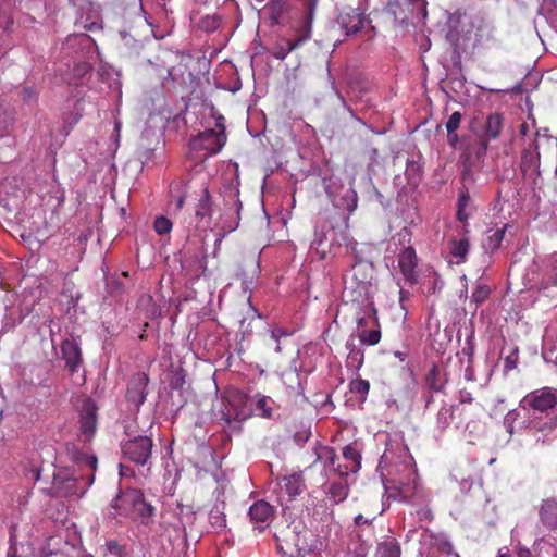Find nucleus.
Segmentation results:
<instances>
[{"instance_id": "nucleus-46", "label": "nucleus", "mask_w": 557, "mask_h": 557, "mask_svg": "<svg viewBox=\"0 0 557 557\" xmlns=\"http://www.w3.org/2000/svg\"><path fill=\"white\" fill-rule=\"evenodd\" d=\"M106 552L115 557H125L126 548L116 540H109L106 542Z\"/></svg>"}, {"instance_id": "nucleus-54", "label": "nucleus", "mask_w": 557, "mask_h": 557, "mask_svg": "<svg viewBox=\"0 0 557 557\" xmlns=\"http://www.w3.org/2000/svg\"><path fill=\"white\" fill-rule=\"evenodd\" d=\"M176 187L178 190L183 188V183L176 184ZM173 198L175 199V208L176 210H181L184 207L185 200H186V194L185 191H180L177 196L173 195Z\"/></svg>"}, {"instance_id": "nucleus-17", "label": "nucleus", "mask_w": 557, "mask_h": 557, "mask_svg": "<svg viewBox=\"0 0 557 557\" xmlns=\"http://www.w3.org/2000/svg\"><path fill=\"white\" fill-rule=\"evenodd\" d=\"M520 171L525 180H531L533 185L537 184L541 171L540 153L535 149H524L522 151Z\"/></svg>"}, {"instance_id": "nucleus-38", "label": "nucleus", "mask_w": 557, "mask_h": 557, "mask_svg": "<svg viewBox=\"0 0 557 557\" xmlns=\"http://www.w3.org/2000/svg\"><path fill=\"white\" fill-rule=\"evenodd\" d=\"M134 512H137L141 523L149 524L154 516L156 508L150 503H147L143 495Z\"/></svg>"}, {"instance_id": "nucleus-49", "label": "nucleus", "mask_w": 557, "mask_h": 557, "mask_svg": "<svg viewBox=\"0 0 557 557\" xmlns=\"http://www.w3.org/2000/svg\"><path fill=\"white\" fill-rule=\"evenodd\" d=\"M462 121V114L459 111L454 112L447 120L445 126L447 133L457 132Z\"/></svg>"}, {"instance_id": "nucleus-59", "label": "nucleus", "mask_w": 557, "mask_h": 557, "mask_svg": "<svg viewBox=\"0 0 557 557\" xmlns=\"http://www.w3.org/2000/svg\"><path fill=\"white\" fill-rule=\"evenodd\" d=\"M447 141L448 145L455 149L459 143V136L457 132L447 133Z\"/></svg>"}, {"instance_id": "nucleus-32", "label": "nucleus", "mask_w": 557, "mask_h": 557, "mask_svg": "<svg viewBox=\"0 0 557 557\" xmlns=\"http://www.w3.org/2000/svg\"><path fill=\"white\" fill-rule=\"evenodd\" d=\"M346 348L349 350V354L346 358V368L348 370L358 372L364 361V355L361 349L356 348V345L354 342H347Z\"/></svg>"}, {"instance_id": "nucleus-18", "label": "nucleus", "mask_w": 557, "mask_h": 557, "mask_svg": "<svg viewBox=\"0 0 557 557\" xmlns=\"http://www.w3.org/2000/svg\"><path fill=\"white\" fill-rule=\"evenodd\" d=\"M333 205L351 213L357 208L358 196L351 186H341L337 191L329 190Z\"/></svg>"}, {"instance_id": "nucleus-55", "label": "nucleus", "mask_w": 557, "mask_h": 557, "mask_svg": "<svg viewBox=\"0 0 557 557\" xmlns=\"http://www.w3.org/2000/svg\"><path fill=\"white\" fill-rule=\"evenodd\" d=\"M202 24H203V27L207 29V30H213L218 27V24H219V20L214 16L210 17V16H207L203 21H202Z\"/></svg>"}, {"instance_id": "nucleus-11", "label": "nucleus", "mask_w": 557, "mask_h": 557, "mask_svg": "<svg viewBox=\"0 0 557 557\" xmlns=\"http://www.w3.org/2000/svg\"><path fill=\"white\" fill-rule=\"evenodd\" d=\"M61 359L65 363V368L70 374L78 371L83 364V355L79 343L74 338H65L60 345Z\"/></svg>"}, {"instance_id": "nucleus-12", "label": "nucleus", "mask_w": 557, "mask_h": 557, "mask_svg": "<svg viewBox=\"0 0 557 557\" xmlns=\"http://www.w3.org/2000/svg\"><path fill=\"white\" fill-rule=\"evenodd\" d=\"M364 12L359 8H347L337 16V24L347 36L359 33L364 25Z\"/></svg>"}, {"instance_id": "nucleus-60", "label": "nucleus", "mask_w": 557, "mask_h": 557, "mask_svg": "<svg viewBox=\"0 0 557 557\" xmlns=\"http://www.w3.org/2000/svg\"><path fill=\"white\" fill-rule=\"evenodd\" d=\"M462 354L468 357V361H469V363H471V359H472V355H473V345H472L471 341H469V339L467 341V346L463 347Z\"/></svg>"}, {"instance_id": "nucleus-3", "label": "nucleus", "mask_w": 557, "mask_h": 557, "mask_svg": "<svg viewBox=\"0 0 557 557\" xmlns=\"http://www.w3.org/2000/svg\"><path fill=\"white\" fill-rule=\"evenodd\" d=\"M253 414V398L243 392H235L227 398L219 421L231 430H240L242 422Z\"/></svg>"}, {"instance_id": "nucleus-22", "label": "nucleus", "mask_w": 557, "mask_h": 557, "mask_svg": "<svg viewBox=\"0 0 557 557\" xmlns=\"http://www.w3.org/2000/svg\"><path fill=\"white\" fill-rule=\"evenodd\" d=\"M213 201L212 196L209 191V188L203 187L200 198L196 203L195 215L199 219V223H201L202 227H208L211 223L212 212H213Z\"/></svg>"}, {"instance_id": "nucleus-64", "label": "nucleus", "mask_w": 557, "mask_h": 557, "mask_svg": "<svg viewBox=\"0 0 557 557\" xmlns=\"http://www.w3.org/2000/svg\"><path fill=\"white\" fill-rule=\"evenodd\" d=\"M518 557H533L530 549L528 548H519Z\"/></svg>"}, {"instance_id": "nucleus-23", "label": "nucleus", "mask_w": 557, "mask_h": 557, "mask_svg": "<svg viewBox=\"0 0 557 557\" xmlns=\"http://www.w3.org/2000/svg\"><path fill=\"white\" fill-rule=\"evenodd\" d=\"M387 12L400 24L409 22L413 14V0H389Z\"/></svg>"}, {"instance_id": "nucleus-41", "label": "nucleus", "mask_w": 557, "mask_h": 557, "mask_svg": "<svg viewBox=\"0 0 557 557\" xmlns=\"http://www.w3.org/2000/svg\"><path fill=\"white\" fill-rule=\"evenodd\" d=\"M545 278L547 285L557 286V252L546 259Z\"/></svg>"}, {"instance_id": "nucleus-27", "label": "nucleus", "mask_w": 557, "mask_h": 557, "mask_svg": "<svg viewBox=\"0 0 557 557\" xmlns=\"http://www.w3.org/2000/svg\"><path fill=\"white\" fill-rule=\"evenodd\" d=\"M447 383L446 373L436 364L425 375V385L429 389L440 393L443 392Z\"/></svg>"}, {"instance_id": "nucleus-52", "label": "nucleus", "mask_w": 557, "mask_h": 557, "mask_svg": "<svg viewBox=\"0 0 557 557\" xmlns=\"http://www.w3.org/2000/svg\"><path fill=\"white\" fill-rule=\"evenodd\" d=\"M417 516L421 522H432L434 519L433 511L428 506L418 509Z\"/></svg>"}, {"instance_id": "nucleus-25", "label": "nucleus", "mask_w": 557, "mask_h": 557, "mask_svg": "<svg viewBox=\"0 0 557 557\" xmlns=\"http://www.w3.org/2000/svg\"><path fill=\"white\" fill-rule=\"evenodd\" d=\"M190 252L189 247H184L182 251L181 263L184 268H193L196 276L205 273L207 269V257L202 249H199L194 253V257H188Z\"/></svg>"}, {"instance_id": "nucleus-16", "label": "nucleus", "mask_w": 557, "mask_h": 557, "mask_svg": "<svg viewBox=\"0 0 557 557\" xmlns=\"http://www.w3.org/2000/svg\"><path fill=\"white\" fill-rule=\"evenodd\" d=\"M227 198L232 201V209L235 212V218L231 221H227L226 219L222 220L219 233L220 236L215 240L216 245H219L227 234L234 232L239 226L242 201L239 200L238 189L228 188Z\"/></svg>"}, {"instance_id": "nucleus-21", "label": "nucleus", "mask_w": 557, "mask_h": 557, "mask_svg": "<svg viewBox=\"0 0 557 557\" xmlns=\"http://www.w3.org/2000/svg\"><path fill=\"white\" fill-rule=\"evenodd\" d=\"M281 406L270 396L257 394L253 397V410L259 417L268 420H277L280 418Z\"/></svg>"}, {"instance_id": "nucleus-8", "label": "nucleus", "mask_w": 557, "mask_h": 557, "mask_svg": "<svg viewBox=\"0 0 557 557\" xmlns=\"http://www.w3.org/2000/svg\"><path fill=\"white\" fill-rule=\"evenodd\" d=\"M141 496L143 492L137 488H126L120 491L112 499L111 509L113 512L110 515L114 518L117 516H128L135 511Z\"/></svg>"}, {"instance_id": "nucleus-34", "label": "nucleus", "mask_w": 557, "mask_h": 557, "mask_svg": "<svg viewBox=\"0 0 557 557\" xmlns=\"http://www.w3.org/2000/svg\"><path fill=\"white\" fill-rule=\"evenodd\" d=\"M448 248L451 257L457 259V263L465 261L466 256L469 252V240L467 237L460 239L451 238L448 242Z\"/></svg>"}, {"instance_id": "nucleus-40", "label": "nucleus", "mask_w": 557, "mask_h": 557, "mask_svg": "<svg viewBox=\"0 0 557 557\" xmlns=\"http://www.w3.org/2000/svg\"><path fill=\"white\" fill-rule=\"evenodd\" d=\"M460 178L462 186H468V189L475 184L473 163L471 162L469 154H467L463 160Z\"/></svg>"}, {"instance_id": "nucleus-24", "label": "nucleus", "mask_w": 557, "mask_h": 557, "mask_svg": "<svg viewBox=\"0 0 557 557\" xmlns=\"http://www.w3.org/2000/svg\"><path fill=\"white\" fill-rule=\"evenodd\" d=\"M97 428V406L87 400L81 411V430L87 436L94 435Z\"/></svg>"}, {"instance_id": "nucleus-51", "label": "nucleus", "mask_w": 557, "mask_h": 557, "mask_svg": "<svg viewBox=\"0 0 557 557\" xmlns=\"http://www.w3.org/2000/svg\"><path fill=\"white\" fill-rule=\"evenodd\" d=\"M518 362V350H512L505 359H504V372H509L517 367Z\"/></svg>"}, {"instance_id": "nucleus-42", "label": "nucleus", "mask_w": 557, "mask_h": 557, "mask_svg": "<svg viewBox=\"0 0 557 557\" xmlns=\"http://www.w3.org/2000/svg\"><path fill=\"white\" fill-rule=\"evenodd\" d=\"M505 232L506 225L502 228H497L493 234L488 235L483 244L484 248L491 251L497 250L502 245Z\"/></svg>"}, {"instance_id": "nucleus-19", "label": "nucleus", "mask_w": 557, "mask_h": 557, "mask_svg": "<svg viewBox=\"0 0 557 557\" xmlns=\"http://www.w3.org/2000/svg\"><path fill=\"white\" fill-rule=\"evenodd\" d=\"M314 18V2L306 3V11L294 27L295 40L304 45L311 38Z\"/></svg>"}, {"instance_id": "nucleus-61", "label": "nucleus", "mask_w": 557, "mask_h": 557, "mask_svg": "<svg viewBox=\"0 0 557 557\" xmlns=\"http://www.w3.org/2000/svg\"><path fill=\"white\" fill-rule=\"evenodd\" d=\"M465 379L467 381H474L475 380L474 370H473L471 363H469L467 366V368L465 369Z\"/></svg>"}, {"instance_id": "nucleus-57", "label": "nucleus", "mask_w": 557, "mask_h": 557, "mask_svg": "<svg viewBox=\"0 0 557 557\" xmlns=\"http://www.w3.org/2000/svg\"><path fill=\"white\" fill-rule=\"evenodd\" d=\"M473 398L470 392L466 389H461L459 392V401L460 404H470L472 403Z\"/></svg>"}, {"instance_id": "nucleus-31", "label": "nucleus", "mask_w": 557, "mask_h": 557, "mask_svg": "<svg viewBox=\"0 0 557 557\" xmlns=\"http://www.w3.org/2000/svg\"><path fill=\"white\" fill-rule=\"evenodd\" d=\"M313 451L315 455L314 462H323L324 468L331 466L335 470V468L337 467L336 460L338 459V457L333 447L317 444L315 447L313 448Z\"/></svg>"}, {"instance_id": "nucleus-39", "label": "nucleus", "mask_w": 557, "mask_h": 557, "mask_svg": "<svg viewBox=\"0 0 557 557\" xmlns=\"http://www.w3.org/2000/svg\"><path fill=\"white\" fill-rule=\"evenodd\" d=\"M210 525L216 531H223L226 528V516L219 506H214L209 512Z\"/></svg>"}, {"instance_id": "nucleus-58", "label": "nucleus", "mask_w": 557, "mask_h": 557, "mask_svg": "<svg viewBox=\"0 0 557 557\" xmlns=\"http://www.w3.org/2000/svg\"><path fill=\"white\" fill-rule=\"evenodd\" d=\"M309 435H310V432H307V431L298 432L294 435V440L296 441L297 444L302 445L304 443H306L308 441Z\"/></svg>"}, {"instance_id": "nucleus-4", "label": "nucleus", "mask_w": 557, "mask_h": 557, "mask_svg": "<svg viewBox=\"0 0 557 557\" xmlns=\"http://www.w3.org/2000/svg\"><path fill=\"white\" fill-rule=\"evenodd\" d=\"M412 233L410 228L403 227L398 233V242L399 245L403 246L398 255V268L400 270L404 280L409 285H414L418 283V262L419 259L417 257L414 248L410 245Z\"/></svg>"}, {"instance_id": "nucleus-9", "label": "nucleus", "mask_w": 557, "mask_h": 557, "mask_svg": "<svg viewBox=\"0 0 557 557\" xmlns=\"http://www.w3.org/2000/svg\"><path fill=\"white\" fill-rule=\"evenodd\" d=\"M504 127V116L500 113H492L487 115L484 132L480 137V144L476 149V158L480 159L486 154L488 140L497 139Z\"/></svg>"}, {"instance_id": "nucleus-44", "label": "nucleus", "mask_w": 557, "mask_h": 557, "mask_svg": "<svg viewBox=\"0 0 557 557\" xmlns=\"http://www.w3.org/2000/svg\"><path fill=\"white\" fill-rule=\"evenodd\" d=\"M301 45L295 39H287L282 45L277 46L276 50L273 52V57L277 60H284L292 51L296 50Z\"/></svg>"}, {"instance_id": "nucleus-43", "label": "nucleus", "mask_w": 557, "mask_h": 557, "mask_svg": "<svg viewBox=\"0 0 557 557\" xmlns=\"http://www.w3.org/2000/svg\"><path fill=\"white\" fill-rule=\"evenodd\" d=\"M375 325H376L375 329H371V330L362 329L361 331H359L358 337L361 343L367 344V345H376L380 342L381 331L379 327V323Z\"/></svg>"}, {"instance_id": "nucleus-7", "label": "nucleus", "mask_w": 557, "mask_h": 557, "mask_svg": "<svg viewBox=\"0 0 557 557\" xmlns=\"http://www.w3.org/2000/svg\"><path fill=\"white\" fill-rule=\"evenodd\" d=\"M47 494L53 498H66L71 496H83L85 490L78 492V481L67 471L62 470L53 474L52 485Z\"/></svg>"}, {"instance_id": "nucleus-15", "label": "nucleus", "mask_w": 557, "mask_h": 557, "mask_svg": "<svg viewBox=\"0 0 557 557\" xmlns=\"http://www.w3.org/2000/svg\"><path fill=\"white\" fill-rule=\"evenodd\" d=\"M149 377L146 373L138 372L132 375L126 389V398L129 403L139 407L146 400Z\"/></svg>"}, {"instance_id": "nucleus-37", "label": "nucleus", "mask_w": 557, "mask_h": 557, "mask_svg": "<svg viewBox=\"0 0 557 557\" xmlns=\"http://www.w3.org/2000/svg\"><path fill=\"white\" fill-rule=\"evenodd\" d=\"M349 391L359 397L361 403L366 401L370 391V383L361 377L352 379L349 383Z\"/></svg>"}, {"instance_id": "nucleus-1", "label": "nucleus", "mask_w": 557, "mask_h": 557, "mask_svg": "<svg viewBox=\"0 0 557 557\" xmlns=\"http://www.w3.org/2000/svg\"><path fill=\"white\" fill-rule=\"evenodd\" d=\"M524 412L523 419L516 425L520 416L517 410H510L504 418L507 431H525L537 443L548 444L557 429V389L541 387L528 393L519 403Z\"/></svg>"}, {"instance_id": "nucleus-30", "label": "nucleus", "mask_w": 557, "mask_h": 557, "mask_svg": "<svg viewBox=\"0 0 557 557\" xmlns=\"http://www.w3.org/2000/svg\"><path fill=\"white\" fill-rule=\"evenodd\" d=\"M457 213L456 216L458 221L465 223L470 218L471 212L469 208L471 206V197L468 186H461L458 190V200H457Z\"/></svg>"}, {"instance_id": "nucleus-10", "label": "nucleus", "mask_w": 557, "mask_h": 557, "mask_svg": "<svg viewBox=\"0 0 557 557\" xmlns=\"http://www.w3.org/2000/svg\"><path fill=\"white\" fill-rule=\"evenodd\" d=\"M465 17L468 20L471 28L475 32V38L478 42H485L494 39L495 27L484 11H474L466 14Z\"/></svg>"}, {"instance_id": "nucleus-29", "label": "nucleus", "mask_w": 557, "mask_h": 557, "mask_svg": "<svg viewBox=\"0 0 557 557\" xmlns=\"http://www.w3.org/2000/svg\"><path fill=\"white\" fill-rule=\"evenodd\" d=\"M280 485L290 497L300 495L306 487L304 475L300 472L283 476Z\"/></svg>"}, {"instance_id": "nucleus-2", "label": "nucleus", "mask_w": 557, "mask_h": 557, "mask_svg": "<svg viewBox=\"0 0 557 557\" xmlns=\"http://www.w3.org/2000/svg\"><path fill=\"white\" fill-rule=\"evenodd\" d=\"M94 40L87 34H74L66 37L62 44V53L74 59L72 70L62 74L69 85L78 86L84 77L91 71V64L85 60V54L92 48Z\"/></svg>"}, {"instance_id": "nucleus-50", "label": "nucleus", "mask_w": 557, "mask_h": 557, "mask_svg": "<svg viewBox=\"0 0 557 557\" xmlns=\"http://www.w3.org/2000/svg\"><path fill=\"white\" fill-rule=\"evenodd\" d=\"M420 171H421V164L418 161L410 160V159L407 160V166H406L405 174L409 180H412L416 176H418Z\"/></svg>"}, {"instance_id": "nucleus-26", "label": "nucleus", "mask_w": 557, "mask_h": 557, "mask_svg": "<svg viewBox=\"0 0 557 557\" xmlns=\"http://www.w3.org/2000/svg\"><path fill=\"white\" fill-rule=\"evenodd\" d=\"M541 522L548 529H557V497L544 499L539 511Z\"/></svg>"}, {"instance_id": "nucleus-28", "label": "nucleus", "mask_w": 557, "mask_h": 557, "mask_svg": "<svg viewBox=\"0 0 557 557\" xmlns=\"http://www.w3.org/2000/svg\"><path fill=\"white\" fill-rule=\"evenodd\" d=\"M458 409V405H448L446 403L440 408L435 420V428L440 434H443L448 429L455 419V411Z\"/></svg>"}, {"instance_id": "nucleus-48", "label": "nucleus", "mask_w": 557, "mask_h": 557, "mask_svg": "<svg viewBox=\"0 0 557 557\" xmlns=\"http://www.w3.org/2000/svg\"><path fill=\"white\" fill-rule=\"evenodd\" d=\"M289 335H292L290 332L286 331L285 329L278 327V326L271 330L270 337L273 342L276 343V346H275L276 352L282 351L281 338L288 337Z\"/></svg>"}, {"instance_id": "nucleus-13", "label": "nucleus", "mask_w": 557, "mask_h": 557, "mask_svg": "<svg viewBox=\"0 0 557 557\" xmlns=\"http://www.w3.org/2000/svg\"><path fill=\"white\" fill-rule=\"evenodd\" d=\"M250 522L259 531L265 530L274 518V507L268 502L260 499L255 502L248 511Z\"/></svg>"}, {"instance_id": "nucleus-45", "label": "nucleus", "mask_w": 557, "mask_h": 557, "mask_svg": "<svg viewBox=\"0 0 557 557\" xmlns=\"http://www.w3.org/2000/svg\"><path fill=\"white\" fill-rule=\"evenodd\" d=\"M491 295V288L488 285L479 282L472 292L471 299L476 305L483 304Z\"/></svg>"}, {"instance_id": "nucleus-63", "label": "nucleus", "mask_w": 557, "mask_h": 557, "mask_svg": "<svg viewBox=\"0 0 557 557\" xmlns=\"http://www.w3.org/2000/svg\"><path fill=\"white\" fill-rule=\"evenodd\" d=\"M85 462L91 470H95L97 465V458L95 456H86Z\"/></svg>"}, {"instance_id": "nucleus-53", "label": "nucleus", "mask_w": 557, "mask_h": 557, "mask_svg": "<svg viewBox=\"0 0 557 557\" xmlns=\"http://www.w3.org/2000/svg\"><path fill=\"white\" fill-rule=\"evenodd\" d=\"M357 324H358L359 331H361L362 329H367L368 326H370L372 324H377V318L375 317V314L373 317H369V318L358 317Z\"/></svg>"}, {"instance_id": "nucleus-14", "label": "nucleus", "mask_w": 557, "mask_h": 557, "mask_svg": "<svg viewBox=\"0 0 557 557\" xmlns=\"http://www.w3.org/2000/svg\"><path fill=\"white\" fill-rule=\"evenodd\" d=\"M343 457L346 465H337L335 472L339 476H347L349 472L356 473L361 468V448L358 442H352L343 448Z\"/></svg>"}, {"instance_id": "nucleus-20", "label": "nucleus", "mask_w": 557, "mask_h": 557, "mask_svg": "<svg viewBox=\"0 0 557 557\" xmlns=\"http://www.w3.org/2000/svg\"><path fill=\"white\" fill-rule=\"evenodd\" d=\"M226 143V134H215V129H206L195 141L199 148L208 151L209 154L219 153Z\"/></svg>"}, {"instance_id": "nucleus-62", "label": "nucleus", "mask_w": 557, "mask_h": 557, "mask_svg": "<svg viewBox=\"0 0 557 557\" xmlns=\"http://www.w3.org/2000/svg\"><path fill=\"white\" fill-rule=\"evenodd\" d=\"M355 523L356 525H370L371 523V520L367 519L366 517H363L362 515H357L355 517Z\"/></svg>"}, {"instance_id": "nucleus-56", "label": "nucleus", "mask_w": 557, "mask_h": 557, "mask_svg": "<svg viewBox=\"0 0 557 557\" xmlns=\"http://www.w3.org/2000/svg\"><path fill=\"white\" fill-rule=\"evenodd\" d=\"M215 117V134H225L224 116L221 114H214Z\"/></svg>"}, {"instance_id": "nucleus-6", "label": "nucleus", "mask_w": 557, "mask_h": 557, "mask_svg": "<svg viewBox=\"0 0 557 557\" xmlns=\"http://www.w3.org/2000/svg\"><path fill=\"white\" fill-rule=\"evenodd\" d=\"M152 438L146 435H138L121 443L124 457L139 466L148 465L152 456Z\"/></svg>"}, {"instance_id": "nucleus-47", "label": "nucleus", "mask_w": 557, "mask_h": 557, "mask_svg": "<svg viewBox=\"0 0 557 557\" xmlns=\"http://www.w3.org/2000/svg\"><path fill=\"white\" fill-rule=\"evenodd\" d=\"M172 222L166 216L160 215L154 220L153 228L159 235L169 234L172 230Z\"/></svg>"}, {"instance_id": "nucleus-35", "label": "nucleus", "mask_w": 557, "mask_h": 557, "mask_svg": "<svg viewBox=\"0 0 557 557\" xmlns=\"http://www.w3.org/2000/svg\"><path fill=\"white\" fill-rule=\"evenodd\" d=\"M345 478L346 476H341L339 481L333 482L330 485L327 494L330 498L333 499L334 504H339L348 496L349 486Z\"/></svg>"}, {"instance_id": "nucleus-36", "label": "nucleus", "mask_w": 557, "mask_h": 557, "mask_svg": "<svg viewBox=\"0 0 557 557\" xmlns=\"http://www.w3.org/2000/svg\"><path fill=\"white\" fill-rule=\"evenodd\" d=\"M400 553L399 543L391 539L377 545L375 557H400Z\"/></svg>"}, {"instance_id": "nucleus-5", "label": "nucleus", "mask_w": 557, "mask_h": 557, "mask_svg": "<svg viewBox=\"0 0 557 557\" xmlns=\"http://www.w3.org/2000/svg\"><path fill=\"white\" fill-rule=\"evenodd\" d=\"M381 467L387 468L388 474L407 472V476L414 474L412 469V459L408 449L399 443L388 444L380 461Z\"/></svg>"}, {"instance_id": "nucleus-33", "label": "nucleus", "mask_w": 557, "mask_h": 557, "mask_svg": "<svg viewBox=\"0 0 557 557\" xmlns=\"http://www.w3.org/2000/svg\"><path fill=\"white\" fill-rule=\"evenodd\" d=\"M424 533L430 537L431 544L441 553L450 555L454 553V545L444 533H434L424 529Z\"/></svg>"}]
</instances>
